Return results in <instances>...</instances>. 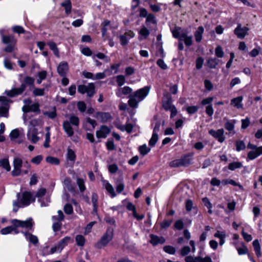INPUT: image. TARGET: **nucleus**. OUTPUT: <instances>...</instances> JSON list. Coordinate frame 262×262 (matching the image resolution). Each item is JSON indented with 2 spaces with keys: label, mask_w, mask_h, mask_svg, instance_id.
Segmentation results:
<instances>
[{
  "label": "nucleus",
  "mask_w": 262,
  "mask_h": 262,
  "mask_svg": "<svg viewBox=\"0 0 262 262\" xmlns=\"http://www.w3.org/2000/svg\"><path fill=\"white\" fill-rule=\"evenodd\" d=\"M17 196L18 201L21 205L19 206L16 201L13 202V210L15 212L17 211L19 207L27 206L29 205L32 202H34L35 200V198L33 196L32 194L30 192L28 191H25L21 194L18 193L17 194Z\"/></svg>",
  "instance_id": "nucleus-1"
},
{
  "label": "nucleus",
  "mask_w": 262,
  "mask_h": 262,
  "mask_svg": "<svg viewBox=\"0 0 262 262\" xmlns=\"http://www.w3.org/2000/svg\"><path fill=\"white\" fill-rule=\"evenodd\" d=\"M149 88L145 86L137 90L133 95H130L128 100V104L132 107H137L139 102L142 101L148 95Z\"/></svg>",
  "instance_id": "nucleus-2"
},
{
  "label": "nucleus",
  "mask_w": 262,
  "mask_h": 262,
  "mask_svg": "<svg viewBox=\"0 0 262 262\" xmlns=\"http://www.w3.org/2000/svg\"><path fill=\"white\" fill-rule=\"evenodd\" d=\"M25 83H21L18 88H14L10 90L6 91L5 93L8 96L13 97L21 94L26 88V85H32L34 82L33 78L26 76L24 79Z\"/></svg>",
  "instance_id": "nucleus-3"
},
{
  "label": "nucleus",
  "mask_w": 262,
  "mask_h": 262,
  "mask_svg": "<svg viewBox=\"0 0 262 262\" xmlns=\"http://www.w3.org/2000/svg\"><path fill=\"white\" fill-rule=\"evenodd\" d=\"M11 223L13 226L16 228H22L26 229H31L34 227L35 222L33 219L29 217L26 221H20L18 220H13Z\"/></svg>",
  "instance_id": "nucleus-4"
},
{
  "label": "nucleus",
  "mask_w": 262,
  "mask_h": 262,
  "mask_svg": "<svg viewBox=\"0 0 262 262\" xmlns=\"http://www.w3.org/2000/svg\"><path fill=\"white\" fill-rule=\"evenodd\" d=\"M113 235V230H107L100 239L95 244V247L98 249H101L105 247L112 239Z\"/></svg>",
  "instance_id": "nucleus-5"
},
{
  "label": "nucleus",
  "mask_w": 262,
  "mask_h": 262,
  "mask_svg": "<svg viewBox=\"0 0 262 262\" xmlns=\"http://www.w3.org/2000/svg\"><path fill=\"white\" fill-rule=\"evenodd\" d=\"M0 102L1 106H0V115L1 117H8L9 104L12 101L4 96H0Z\"/></svg>",
  "instance_id": "nucleus-6"
},
{
  "label": "nucleus",
  "mask_w": 262,
  "mask_h": 262,
  "mask_svg": "<svg viewBox=\"0 0 262 262\" xmlns=\"http://www.w3.org/2000/svg\"><path fill=\"white\" fill-rule=\"evenodd\" d=\"M78 92L82 94L86 93L88 96L91 97L95 93L94 84L90 83L88 85H79Z\"/></svg>",
  "instance_id": "nucleus-7"
},
{
  "label": "nucleus",
  "mask_w": 262,
  "mask_h": 262,
  "mask_svg": "<svg viewBox=\"0 0 262 262\" xmlns=\"http://www.w3.org/2000/svg\"><path fill=\"white\" fill-rule=\"evenodd\" d=\"M249 29L247 27H242L241 24H238L234 30V33L237 38L243 39L248 34Z\"/></svg>",
  "instance_id": "nucleus-8"
},
{
  "label": "nucleus",
  "mask_w": 262,
  "mask_h": 262,
  "mask_svg": "<svg viewBox=\"0 0 262 262\" xmlns=\"http://www.w3.org/2000/svg\"><path fill=\"white\" fill-rule=\"evenodd\" d=\"M14 168L12 171V175L16 177L19 176L21 173V168L23 165L22 160L19 158H15L13 160Z\"/></svg>",
  "instance_id": "nucleus-9"
},
{
  "label": "nucleus",
  "mask_w": 262,
  "mask_h": 262,
  "mask_svg": "<svg viewBox=\"0 0 262 262\" xmlns=\"http://www.w3.org/2000/svg\"><path fill=\"white\" fill-rule=\"evenodd\" d=\"M209 134L220 143L223 142L225 139V137L224 135V130L223 128L219 129L216 130L210 129L209 131Z\"/></svg>",
  "instance_id": "nucleus-10"
},
{
  "label": "nucleus",
  "mask_w": 262,
  "mask_h": 262,
  "mask_svg": "<svg viewBox=\"0 0 262 262\" xmlns=\"http://www.w3.org/2000/svg\"><path fill=\"white\" fill-rule=\"evenodd\" d=\"M37 134L38 132L36 128L34 127L30 128L27 134V138L28 140L33 143H36L39 139L37 136Z\"/></svg>",
  "instance_id": "nucleus-11"
},
{
  "label": "nucleus",
  "mask_w": 262,
  "mask_h": 262,
  "mask_svg": "<svg viewBox=\"0 0 262 262\" xmlns=\"http://www.w3.org/2000/svg\"><path fill=\"white\" fill-rule=\"evenodd\" d=\"M185 262H212V259L209 256L203 258L201 256H187L185 257Z\"/></svg>",
  "instance_id": "nucleus-12"
},
{
  "label": "nucleus",
  "mask_w": 262,
  "mask_h": 262,
  "mask_svg": "<svg viewBox=\"0 0 262 262\" xmlns=\"http://www.w3.org/2000/svg\"><path fill=\"white\" fill-rule=\"evenodd\" d=\"M110 132L111 130L106 125H102L99 130L96 132V135L97 138H105Z\"/></svg>",
  "instance_id": "nucleus-13"
},
{
  "label": "nucleus",
  "mask_w": 262,
  "mask_h": 262,
  "mask_svg": "<svg viewBox=\"0 0 262 262\" xmlns=\"http://www.w3.org/2000/svg\"><path fill=\"white\" fill-rule=\"evenodd\" d=\"M72 125L71 124L70 122L68 120L64 121L63 122V129L67 136L69 137L73 136L74 134V129Z\"/></svg>",
  "instance_id": "nucleus-14"
},
{
  "label": "nucleus",
  "mask_w": 262,
  "mask_h": 262,
  "mask_svg": "<svg viewBox=\"0 0 262 262\" xmlns=\"http://www.w3.org/2000/svg\"><path fill=\"white\" fill-rule=\"evenodd\" d=\"M95 117L102 123H105L111 119L112 116L109 113L98 112Z\"/></svg>",
  "instance_id": "nucleus-15"
},
{
  "label": "nucleus",
  "mask_w": 262,
  "mask_h": 262,
  "mask_svg": "<svg viewBox=\"0 0 262 262\" xmlns=\"http://www.w3.org/2000/svg\"><path fill=\"white\" fill-rule=\"evenodd\" d=\"M46 189L43 188H41L37 191L36 193V197L38 199L39 201L41 203V206H47L48 205V203L50 202V200L49 198L47 199V203H45L41 201V199L42 196H43L46 193Z\"/></svg>",
  "instance_id": "nucleus-16"
},
{
  "label": "nucleus",
  "mask_w": 262,
  "mask_h": 262,
  "mask_svg": "<svg viewBox=\"0 0 262 262\" xmlns=\"http://www.w3.org/2000/svg\"><path fill=\"white\" fill-rule=\"evenodd\" d=\"M180 41H184L186 46L189 47L192 44V37L188 36L187 33L185 32H181L180 37Z\"/></svg>",
  "instance_id": "nucleus-17"
},
{
  "label": "nucleus",
  "mask_w": 262,
  "mask_h": 262,
  "mask_svg": "<svg viewBox=\"0 0 262 262\" xmlns=\"http://www.w3.org/2000/svg\"><path fill=\"white\" fill-rule=\"evenodd\" d=\"M69 67L67 62H61L57 67V72L61 76H64L68 70Z\"/></svg>",
  "instance_id": "nucleus-18"
},
{
  "label": "nucleus",
  "mask_w": 262,
  "mask_h": 262,
  "mask_svg": "<svg viewBox=\"0 0 262 262\" xmlns=\"http://www.w3.org/2000/svg\"><path fill=\"white\" fill-rule=\"evenodd\" d=\"M103 186L107 191L111 195L112 198L116 196V193L113 186L106 180H102Z\"/></svg>",
  "instance_id": "nucleus-19"
},
{
  "label": "nucleus",
  "mask_w": 262,
  "mask_h": 262,
  "mask_svg": "<svg viewBox=\"0 0 262 262\" xmlns=\"http://www.w3.org/2000/svg\"><path fill=\"white\" fill-rule=\"evenodd\" d=\"M262 155V146H259L257 150H251L248 154V158L254 160L259 156Z\"/></svg>",
  "instance_id": "nucleus-20"
},
{
  "label": "nucleus",
  "mask_w": 262,
  "mask_h": 262,
  "mask_svg": "<svg viewBox=\"0 0 262 262\" xmlns=\"http://www.w3.org/2000/svg\"><path fill=\"white\" fill-rule=\"evenodd\" d=\"M150 243L153 245L156 246L159 244H162L165 243V239L163 237H159L153 234L150 235Z\"/></svg>",
  "instance_id": "nucleus-21"
},
{
  "label": "nucleus",
  "mask_w": 262,
  "mask_h": 262,
  "mask_svg": "<svg viewBox=\"0 0 262 262\" xmlns=\"http://www.w3.org/2000/svg\"><path fill=\"white\" fill-rule=\"evenodd\" d=\"M243 99L242 96L234 98L231 100V105L237 109L243 108V104L242 103Z\"/></svg>",
  "instance_id": "nucleus-22"
},
{
  "label": "nucleus",
  "mask_w": 262,
  "mask_h": 262,
  "mask_svg": "<svg viewBox=\"0 0 262 262\" xmlns=\"http://www.w3.org/2000/svg\"><path fill=\"white\" fill-rule=\"evenodd\" d=\"M181 165L184 167H186L191 164L192 160L191 156L189 154L185 155L180 158Z\"/></svg>",
  "instance_id": "nucleus-23"
},
{
  "label": "nucleus",
  "mask_w": 262,
  "mask_h": 262,
  "mask_svg": "<svg viewBox=\"0 0 262 262\" xmlns=\"http://www.w3.org/2000/svg\"><path fill=\"white\" fill-rule=\"evenodd\" d=\"M204 31L203 27L200 26L198 28L196 31L194 33V37L197 42H200L202 39L203 34Z\"/></svg>",
  "instance_id": "nucleus-24"
},
{
  "label": "nucleus",
  "mask_w": 262,
  "mask_h": 262,
  "mask_svg": "<svg viewBox=\"0 0 262 262\" xmlns=\"http://www.w3.org/2000/svg\"><path fill=\"white\" fill-rule=\"evenodd\" d=\"M61 6L63 7L67 15L70 14L72 11V3L70 0H66L61 3Z\"/></svg>",
  "instance_id": "nucleus-25"
},
{
  "label": "nucleus",
  "mask_w": 262,
  "mask_h": 262,
  "mask_svg": "<svg viewBox=\"0 0 262 262\" xmlns=\"http://www.w3.org/2000/svg\"><path fill=\"white\" fill-rule=\"evenodd\" d=\"M126 208L128 210L133 211V214L135 217L138 220H141L144 217L143 215H138L136 211V207L134 205H133L132 203H128L126 206Z\"/></svg>",
  "instance_id": "nucleus-26"
},
{
  "label": "nucleus",
  "mask_w": 262,
  "mask_h": 262,
  "mask_svg": "<svg viewBox=\"0 0 262 262\" xmlns=\"http://www.w3.org/2000/svg\"><path fill=\"white\" fill-rule=\"evenodd\" d=\"M235 122V121L234 120L231 121L227 120L225 124V127L226 129L230 132H233V134H234L235 132H234V128Z\"/></svg>",
  "instance_id": "nucleus-27"
},
{
  "label": "nucleus",
  "mask_w": 262,
  "mask_h": 262,
  "mask_svg": "<svg viewBox=\"0 0 262 262\" xmlns=\"http://www.w3.org/2000/svg\"><path fill=\"white\" fill-rule=\"evenodd\" d=\"M0 166L4 168L7 171H9L11 170V166L8 158L0 160Z\"/></svg>",
  "instance_id": "nucleus-28"
},
{
  "label": "nucleus",
  "mask_w": 262,
  "mask_h": 262,
  "mask_svg": "<svg viewBox=\"0 0 262 262\" xmlns=\"http://www.w3.org/2000/svg\"><path fill=\"white\" fill-rule=\"evenodd\" d=\"M71 241V238L69 236L65 237L62 239H61L58 244L57 245L59 247V250H61L66 247L68 244Z\"/></svg>",
  "instance_id": "nucleus-29"
},
{
  "label": "nucleus",
  "mask_w": 262,
  "mask_h": 262,
  "mask_svg": "<svg viewBox=\"0 0 262 262\" xmlns=\"http://www.w3.org/2000/svg\"><path fill=\"white\" fill-rule=\"evenodd\" d=\"M162 106L165 111H168L173 105L172 104V99L170 97H168L167 100H163Z\"/></svg>",
  "instance_id": "nucleus-30"
},
{
  "label": "nucleus",
  "mask_w": 262,
  "mask_h": 262,
  "mask_svg": "<svg viewBox=\"0 0 262 262\" xmlns=\"http://www.w3.org/2000/svg\"><path fill=\"white\" fill-rule=\"evenodd\" d=\"M3 42L5 44L16 43V39L12 36H3Z\"/></svg>",
  "instance_id": "nucleus-31"
},
{
  "label": "nucleus",
  "mask_w": 262,
  "mask_h": 262,
  "mask_svg": "<svg viewBox=\"0 0 262 262\" xmlns=\"http://www.w3.org/2000/svg\"><path fill=\"white\" fill-rule=\"evenodd\" d=\"M252 244L257 256L260 257L261 256V249L258 241L257 239L254 240Z\"/></svg>",
  "instance_id": "nucleus-32"
},
{
  "label": "nucleus",
  "mask_w": 262,
  "mask_h": 262,
  "mask_svg": "<svg viewBox=\"0 0 262 262\" xmlns=\"http://www.w3.org/2000/svg\"><path fill=\"white\" fill-rule=\"evenodd\" d=\"M71 124L74 127H78L79 124V118L74 115L70 116L69 121Z\"/></svg>",
  "instance_id": "nucleus-33"
},
{
  "label": "nucleus",
  "mask_w": 262,
  "mask_h": 262,
  "mask_svg": "<svg viewBox=\"0 0 262 262\" xmlns=\"http://www.w3.org/2000/svg\"><path fill=\"white\" fill-rule=\"evenodd\" d=\"M46 161L47 163L52 164V165H58L59 164V160L54 157L52 156H48L46 158Z\"/></svg>",
  "instance_id": "nucleus-34"
},
{
  "label": "nucleus",
  "mask_w": 262,
  "mask_h": 262,
  "mask_svg": "<svg viewBox=\"0 0 262 262\" xmlns=\"http://www.w3.org/2000/svg\"><path fill=\"white\" fill-rule=\"evenodd\" d=\"M24 234L26 238L29 240V241L32 243L35 244L38 242V238L36 236L33 235L31 234L28 233L27 232H24Z\"/></svg>",
  "instance_id": "nucleus-35"
},
{
  "label": "nucleus",
  "mask_w": 262,
  "mask_h": 262,
  "mask_svg": "<svg viewBox=\"0 0 262 262\" xmlns=\"http://www.w3.org/2000/svg\"><path fill=\"white\" fill-rule=\"evenodd\" d=\"M243 166L242 163L239 162H234L228 165V169L230 170H234L236 169L240 168Z\"/></svg>",
  "instance_id": "nucleus-36"
},
{
  "label": "nucleus",
  "mask_w": 262,
  "mask_h": 262,
  "mask_svg": "<svg viewBox=\"0 0 262 262\" xmlns=\"http://www.w3.org/2000/svg\"><path fill=\"white\" fill-rule=\"evenodd\" d=\"M214 236L220 239V245L222 246L224 243V238L225 237V234L223 232L218 231L214 234Z\"/></svg>",
  "instance_id": "nucleus-37"
},
{
  "label": "nucleus",
  "mask_w": 262,
  "mask_h": 262,
  "mask_svg": "<svg viewBox=\"0 0 262 262\" xmlns=\"http://www.w3.org/2000/svg\"><path fill=\"white\" fill-rule=\"evenodd\" d=\"M48 45L49 46L50 49L52 50L54 53V54L58 56H59V51L57 47L56 44L53 41H50L48 43Z\"/></svg>",
  "instance_id": "nucleus-38"
},
{
  "label": "nucleus",
  "mask_w": 262,
  "mask_h": 262,
  "mask_svg": "<svg viewBox=\"0 0 262 262\" xmlns=\"http://www.w3.org/2000/svg\"><path fill=\"white\" fill-rule=\"evenodd\" d=\"M218 64V60L216 58H209L207 61L208 66L211 69H214Z\"/></svg>",
  "instance_id": "nucleus-39"
},
{
  "label": "nucleus",
  "mask_w": 262,
  "mask_h": 262,
  "mask_svg": "<svg viewBox=\"0 0 262 262\" xmlns=\"http://www.w3.org/2000/svg\"><path fill=\"white\" fill-rule=\"evenodd\" d=\"M67 157L68 160L73 162L75 161L76 159V155L75 152L69 148H68Z\"/></svg>",
  "instance_id": "nucleus-40"
},
{
  "label": "nucleus",
  "mask_w": 262,
  "mask_h": 262,
  "mask_svg": "<svg viewBox=\"0 0 262 262\" xmlns=\"http://www.w3.org/2000/svg\"><path fill=\"white\" fill-rule=\"evenodd\" d=\"M139 150L142 156H145L150 151V149L146 144H144L139 147Z\"/></svg>",
  "instance_id": "nucleus-41"
},
{
  "label": "nucleus",
  "mask_w": 262,
  "mask_h": 262,
  "mask_svg": "<svg viewBox=\"0 0 262 262\" xmlns=\"http://www.w3.org/2000/svg\"><path fill=\"white\" fill-rule=\"evenodd\" d=\"M124 188V185L122 182V180H118L116 182V191L118 193H120Z\"/></svg>",
  "instance_id": "nucleus-42"
},
{
  "label": "nucleus",
  "mask_w": 262,
  "mask_h": 262,
  "mask_svg": "<svg viewBox=\"0 0 262 262\" xmlns=\"http://www.w3.org/2000/svg\"><path fill=\"white\" fill-rule=\"evenodd\" d=\"M163 250L169 254H174L176 250L174 247L171 246H165L163 247Z\"/></svg>",
  "instance_id": "nucleus-43"
},
{
  "label": "nucleus",
  "mask_w": 262,
  "mask_h": 262,
  "mask_svg": "<svg viewBox=\"0 0 262 262\" xmlns=\"http://www.w3.org/2000/svg\"><path fill=\"white\" fill-rule=\"evenodd\" d=\"M63 210L64 212L68 215L73 213V208L72 205L70 204H66L63 207Z\"/></svg>",
  "instance_id": "nucleus-44"
},
{
  "label": "nucleus",
  "mask_w": 262,
  "mask_h": 262,
  "mask_svg": "<svg viewBox=\"0 0 262 262\" xmlns=\"http://www.w3.org/2000/svg\"><path fill=\"white\" fill-rule=\"evenodd\" d=\"M85 238L83 236L81 235H78L76 236V242L78 246H83L85 244Z\"/></svg>",
  "instance_id": "nucleus-45"
},
{
  "label": "nucleus",
  "mask_w": 262,
  "mask_h": 262,
  "mask_svg": "<svg viewBox=\"0 0 262 262\" xmlns=\"http://www.w3.org/2000/svg\"><path fill=\"white\" fill-rule=\"evenodd\" d=\"M19 136V132L18 129H13L10 134V138L11 140H14L17 138Z\"/></svg>",
  "instance_id": "nucleus-46"
},
{
  "label": "nucleus",
  "mask_w": 262,
  "mask_h": 262,
  "mask_svg": "<svg viewBox=\"0 0 262 262\" xmlns=\"http://www.w3.org/2000/svg\"><path fill=\"white\" fill-rule=\"evenodd\" d=\"M116 81L119 86L123 85L125 82V76L122 75H118L116 77Z\"/></svg>",
  "instance_id": "nucleus-47"
},
{
  "label": "nucleus",
  "mask_w": 262,
  "mask_h": 262,
  "mask_svg": "<svg viewBox=\"0 0 262 262\" xmlns=\"http://www.w3.org/2000/svg\"><path fill=\"white\" fill-rule=\"evenodd\" d=\"M158 140V135L157 134H152V137L149 141V145L151 146H154Z\"/></svg>",
  "instance_id": "nucleus-48"
},
{
  "label": "nucleus",
  "mask_w": 262,
  "mask_h": 262,
  "mask_svg": "<svg viewBox=\"0 0 262 262\" xmlns=\"http://www.w3.org/2000/svg\"><path fill=\"white\" fill-rule=\"evenodd\" d=\"M77 183L79 188L80 191L81 192H83L85 189L84 180L82 179L78 178L77 180Z\"/></svg>",
  "instance_id": "nucleus-49"
},
{
  "label": "nucleus",
  "mask_w": 262,
  "mask_h": 262,
  "mask_svg": "<svg viewBox=\"0 0 262 262\" xmlns=\"http://www.w3.org/2000/svg\"><path fill=\"white\" fill-rule=\"evenodd\" d=\"M33 95L35 96H41L45 95V89L35 88L33 91Z\"/></svg>",
  "instance_id": "nucleus-50"
},
{
  "label": "nucleus",
  "mask_w": 262,
  "mask_h": 262,
  "mask_svg": "<svg viewBox=\"0 0 262 262\" xmlns=\"http://www.w3.org/2000/svg\"><path fill=\"white\" fill-rule=\"evenodd\" d=\"M169 165L170 167H173V168L180 167L182 166L181 165V163L180 159H176V160H174L171 161L169 163Z\"/></svg>",
  "instance_id": "nucleus-51"
},
{
  "label": "nucleus",
  "mask_w": 262,
  "mask_h": 262,
  "mask_svg": "<svg viewBox=\"0 0 262 262\" xmlns=\"http://www.w3.org/2000/svg\"><path fill=\"white\" fill-rule=\"evenodd\" d=\"M236 249L239 255L246 254L248 251L247 248L244 244H242V247H237Z\"/></svg>",
  "instance_id": "nucleus-52"
},
{
  "label": "nucleus",
  "mask_w": 262,
  "mask_h": 262,
  "mask_svg": "<svg viewBox=\"0 0 262 262\" xmlns=\"http://www.w3.org/2000/svg\"><path fill=\"white\" fill-rule=\"evenodd\" d=\"M215 55L219 57L222 58L224 56V51L222 48V47L220 46H218L215 50Z\"/></svg>",
  "instance_id": "nucleus-53"
},
{
  "label": "nucleus",
  "mask_w": 262,
  "mask_h": 262,
  "mask_svg": "<svg viewBox=\"0 0 262 262\" xmlns=\"http://www.w3.org/2000/svg\"><path fill=\"white\" fill-rule=\"evenodd\" d=\"M222 184L223 185L230 184L233 186H238L239 185L232 179H224L222 181Z\"/></svg>",
  "instance_id": "nucleus-54"
},
{
  "label": "nucleus",
  "mask_w": 262,
  "mask_h": 262,
  "mask_svg": "<svg viewBox=\"0 0 262 262\" xmlns=\"http://www.w3.org/2000/svg\"><path fill=\"white\" fill-rule=\"evenodd\" d=\"M149 30L145 27H142L139 32V34L143 36L144 38H146L149 35Z\"/></svg>",
  "instance_id": "nucleus-55"
},
{
  "label": "nucleus",
  "mask_w": 262,
  "mask_h": 262,
  "mask_svg": "<svg viewBox=\"0 0 262 262\" xmlns=\"http://www.w3.org/2000/svg\"><path fill=\"white\" fill-rule=\"evenodd\" d=\"M246 146L243 141H237L236 142V148L237 151H241L245 148Z\"/></svg>",
  "instance_id": "nucleus-56"
},
{
  "label": "nucleus",
  "mask_w": 262,
  "mask_h": 262,
  "mask_svg": "<svg viewBox=\"0 0 262 262\" xmlns=\"http://www.w3.org/2000/svg\"><path fill=\"white\" fill-rule=\"evenodd\" d=\"M92 201L93 205V210L96 211L97 208V195L95 193H93L92 196Z\"/></svg>",
  "instance_id": "nucleus-57"
},
{
  "label": "nucleus",
  "mask_w": 262,
  "mask_h": 262,
  "mask_svg": "<svg viewBox=\"0 0 262 262\" xmlns=\"http://www.w3.org/2000/svg\"><path fill=\"white\" fill-rule=\"evenodd\" d=\"M30 112H39V105L38 103H35L30 105Z\"/></svg>",
  "instance_id": "nucleus-58"
},
{
  "label": "nucleus",
  "mask_w": 262,
  "mask_h": 262,
  "mask_svg": "<svg viewBox=\"0 0 262 262\" xmlns=\"http://www.w3.org/2000/svg\"><path fill=\"white\" fill-rule=\"evenodd\" d=\"M190 251L191 249L189 246H185L181 249L180 253L182 256H185L189 254Z\"/></svg>",
  "instance_id": "nucleus-59"
},
{
  "label": "nucleus",
  "mask_w": 262,
  "mask_h": 262,
  "mask_svg": "<svg viewBox=\"0 0 262 262\" xmlns=\"http://www.w3.org/2000/svg\"><path fill=\"white\" fill-rule=\"evenodd\" d=\"M43 157L41 155H38L35 157H34L32 160L31 162L33 163L36 164H39L40 162L42 160Z\"/></svg>",
  "instance_id": "nucleus-60"
},
{
  "label": "nucleus",
  "mask_w": 262,
  "mask_h": 262,
  "mask_svg": "<svg viewBox=\"0 0 262 262\" xmlns=\"http://www.w3.org/2000/svg\"><path fill=\"white\" fill-rule=\"evenodd\" d=\"M121 41V45L123 46L126 45L128 42V39L125 35H121L119 36Z\"/></svg>",
  "instance_id": "nucleus-61"
},
{
  "label": "nucleus",
  "mask_w": 262,
  "mask_h": 262,
  "mask_svg": "<svg viewBox=\"0 0 262 262\" xmlns=\"http://www.w3.org/2000/svg\"><path fill=\"white\" fill-rule=\"evenodd\" d=\"M206 113L209 117L212 116L214 113V110L211 105H208L206 106Z\"/></svg>",
  "instance_id": "nucleus-62"
},
{
  "label": "nucleus",
  "mask_w": 262,
  "mask_h": 262,
  "mask_svg": "<svg viewBox=\"0 0 262 262\" xmlns=\"http://www.w3.org/2000/svg\"><path fill=\"white\" fill-rule=\"evenodd\" d=\"M77 107L78 110L81 112H84L85 111L86 105L83 101L78 102L77 103Z\"/></svg>",
  "instance_id": "nucleus-63"
},
{
  "label": "nucleus",
  "mask_w": 262,
  "mask_h": 262,
  "mask_svg": "<svg viewBox=\"0 0 262 262\" xmlns=\"http://www.w3.org/2000/svg\"><path fill=\"white\" fill-rule=\"evenodd\" d=\"M4 63V66L6 69H7L8 70L12 69V68H13L12 64L11 62L10 61V60H9L8 59H7V58L5 59Z\"/></svg>",
  "instance_id": "nucleus-64"
}]
</instances>
